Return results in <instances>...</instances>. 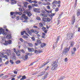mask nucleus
<instances>
[{
    "instance_id": "obj_1",
    "label": "nucleus",
    "mask_w": 80,
    "mask_h": 80,
    "mask_svg": "<svg viewBox=\"0 0 80 80\" xmlns=\"http://www.w3.org/2000/svg\"><path fill=\"white\" fill-rule=\"evenodd\" d=\"M51 65L52 67L51 68L52 70H56L57 67H58V65L57 64H56V61H54L52 63Z\"/></svg>"
},
{
    "instance_id": "obj_2",
    "label": "nucleus",
    "mask_w": 80,
    "mask_h": 80,
    "mask_svg": "<svg viewBox=\"0 0 80 80\" xmlns=\"http://www.w3.org/2000/svg\"><path fill=\"white\" fill-rule=\"evenodd\" d=\"M67 40H71L73 37V34L72 33H67Z\"/></svg>"
},
{
    "instance_id": "obj_3",
    "label": "nucleus",
    "mask_w": 80,
    "mask_h": 80,
    "mask_svg": "<svg viewBox=\"0 0 80 80\" xmlns=\"http://www.w3.org/2000/svg\"><path fill=\"white\" fill-rule=\"evenodd\" d=\"M3 44L4 45L6 46H7L8 45H11V44H12V40H5V42Z\"/></svg>"
},
{
    "instance_id": "obj_4",
    "label": "nucleus",
    "mask_w": 80,
    "mask_h": 80,
    "mask_svg": "<svg viewBox=\"0 0 80 80\" xmlns=\"http://www.w3.org/2000/svg\"><path fill=\"white\" fill-rule=\"evenodd\" d=\"M70 49V47H69L68 48H66L62 52L63 54H65V55H67V53L68 52L69 50Z\"/></svg>"
},
{
    "instance_id": "obj_5",
    "label": "nucleus",
    "mask_w": 80,
    "mask_h": 80,
    "mask_svg": "<svg viewBox=\"0 0 80 80\" xmlns=\"http://www.w3.org/2000/svg\"><path fill=\"white\" fill-rule=\"evenodd\" d=\"M2 33L3 35H6L7 34V32H5V30L3 28H0V35Z\"/></svg>"
},
{
    "instance_id": "obj_6",
    "label": "nucleus",
    "mask_w": 80,
    "mask_h": 80,
    "mask_svg": "<svg viewBox=\"0 0 80 80\" xmlns=\"http://www.w3.org/2000/svg\"><path fill=\"white\" fill-rule=\"evenodd\" d=\"M10 14L11 16H12L11 17L12 18H15L16 17V15L15 12H11Z\"/></svg>"
},
{
    "instance_id": "obj_7",
    "label": "nucleus",
    "mask_w": 80,
    "mask_h": 80,
    "mask_svg": "<svg viewBox=\"0 0 80 80\" xmlns=\"http://www.w3.org/2000/svg\"><path fill=\"white\" fill-rule=\"evenodd\" d=\"M5 36H6V38H8V39H11L12 38V34H10L8 35H7H7H4Z\"/></svg>"
},
{
    "instance_id": "obj_8",
    "label": "nucleus",
    "mask_w": 80,
    "mask_h": 80,
    "mask_svg": "<svg viewBox=\"0 0 80 80\" xmlns=\"http://www.w3.org/2000/svg\"><path fill=\"white\" fill-rule=\"evenodd\" d=\"M28 50L29 52H34V51H35V49H34V48H28Z\"/></svg>"
},
{
    "instance_id": "obj_9",
    "label": "nucleus",
    "mask_w": 80,
    "mask_h": 80,
    "mask_svg": "<svg viewBox=\"0 0 80 80\" xmlns=\"http://www.w3.org/2000/svg\"><path fill=\"white\" fill-rule=\"evenodd\" d=\"M33 10L34 12H36V13H40V12H38L39 10H40L39 9H38L37 8H33Z\"/></svg>"
},
{
    "instance_id": "obj_10",
    "label": "nucleus",
    "mask_w": 80,
    "mask_h": 80,
    "mask_svg": "<svg viewBox=\"0 0 80 80\" xmlns=\"http://www.w3.org/2000/svg\"><path fill=\"white\" fill-rule=\"evenodd\" d=\"M25 12L26 13V14H27L28 17H30L31 16H32V14L31 13V12L30 11H28V12Z\"/></svg>"
},
{
    "instance_id": "obj_11",
    "label": "nucleus",
    "mask_w": 80,
    "mask_h": 80,
    "mask_svg": "<svg viewBox=\"0 0 80 80\" xmlns=\"http://www.w3.org/2000/svg\"><path fill=\"white\" fill-rule=\"evenodd\" d=\"M72 21L71 22V24L73 25L74 23L75 22V16H73L72 18Z\"/></svg>"
},
{
    "instance_id": "obj_12",
    "label": "nucleus",
    "mask_w": 80,
    "mask_h": 80,
    "mask_svg": "<svg viewBox=\"0 0 80 80\" xmlns=\"http://www.w3.org/2000/svg\"><path fill=\"white\" fill-rule=\"evenodd\" d=\"M45 72H41L39 74H38V77H41L43 75H44L45 74Z\"/></svg>"
},
{
    "instance_id": "obj_13",
    "label": "nucleus",
    "mask_w": 80,
    "mask_h": 80,
    "mask_svg": "<svg viewBox=\"0 0 80 80\" xmlns=\"http://www.w3.org/2000/svg\"><path fill=\"white\" fill-rule=\"evenodd\" d=\"M77 16H78L80 15V9H78L77 10Z\"/></svg>"
},
{
    "instance_id": "obj_14",
    "label": "nucleus",
    "mask_w": 80,
    "mask_h": 80,
    "mask_svg": "<svg viewBox=\"0 0 80 80\" xmlns=\"http://www.w3.org/2000/svg\"><path fill=\"white\" fill-rule=\"evenodd\" d=\"M63 14V12H61L60 14H59L58 19H60L61 16Z\"/></svg>"
},
{
    "instance_id": "obj_15",
    "label": "nucleus",
    "mask_w": 80,
    "mask_h": 80,
    "mask_svg": "<svg viewBox=\"0 0 80 80\" xmlns=\"http://www.w3.org/2000/svg\"><path fill=\"white\" fill-rule=\"evenodd\" d=\"M57 43H58V42H57V41H56V42H54V44H53V48H54V47H56V46L57 45Z\"/></svg>"
},
{
    "instance_id": "obj_16",
    "label": "nucleus",
    "mask_w": 80,
    "mask_h": 80,
    "mask_svg": "<svg viewBox=\"0 0 80 80\" xmlns=\"http://www.w3.org/2000/svg\"><path fill=\"white\" fill-rule=\"evenodd\" d=\"M26 78H26V76L24 75L22 76V78L20 79V80H23L25 79H26Z\"/></svg>"
},
{
    "instance_id": "obj_17",
    "label": "nucleus",
    "mask_w": 80,
    "mask_h": 80,
    "mask_svg": "<svg viewBox=\"0 0 80 80\" xmlns=\"http://www.w3.org/2000/svg\"><path fill=\"white\" fill-rule=\"evenodd\" d=\"M45 45H46V44L45 43H42L41 45V48H43L44 47Z\"/></svg>"
},
{
    "instance_id": "obj_18",
    "label": "nucleus",
    "mask_w": 80,
    "mask_h": 80,
    "mask_svg": "<svg viewBox=\"0 0 80 80\" xmlns=\"http://www.w3.org/2000/svg\"><path fill=\"white\" fill-rule=\"evenodd\" d=\"M48 62H46L44 63L42 66V67L40 68H42V67H45L46 65H47Z\"/></svg>"
},
{
    "instance_id": "obj_19",
    "label": "nucleus",
    "mask_w": 80,
    "mask_h": 80,
    "mask_svg": "<svg viewBox=\"0 0 80 80\" xmlns=\"http://www.w3.org/2000/svg\"><path fill=\"white\" fill-rule=\"evenodd\" d=\"M74 43L73 42V41H72V42H71L70 44V47H73V45H74Z\"/></svg>"
},
{
    "instance_id": "obj_20",
    "label": "nucleus",
    "mask_w": 80,
    "mask_h": 80,
    "mask_svg": "<svg viewBox=\"0 0 80 80\" xmlns=\"http://www.w3.org/2000/svg\"><path fill=\"white\" fill-rule=\"evenodd\" d=\"M33 7H38V4H32Z\"/></svg>"
},
{
    "instance_id": "obj_21",
    "label": "nucleus",
    "mask_w": 80,
    "mask_h": 80,
    "mask_svg": "<svg viewBox=\"0 0 80 80\" xmlns=\"http://www.w3.org/2000/svg\"><path fill=\"white\" fill-rule=\"evenodd\" d=\"M11 2H11V4H12V5H13V4H14V3H16V1L14 0H11Z\"/></svg>"
},
{
    "instance_id": "obj_22",
    "label": "nucleus",
    "mask_w": 80,
    "mask_h": 80,
    "mask_svg": "<svg viewBox=\"0 0 80 80\" xmlns=\"http://www.w3.org/2000/svg\"><path fill=\"white\" fill-rule=\"evenodd\" d=\"M37 43H38V44L42 43V42H41V41L39 39H38L37 41Z\"/></svg>"
},
{
    "instance_id": "obj_23",
    "label": "nucleus",
    "mask_w": 80,
    "mask_h": 80,
    "mask_svg": "<svg viewBox=\"0 0 80 80\" xmlns=\"http://www.w3.org/2000/svg\"><path fill=\"white\" fill-rule=\"evenodd\" d=\"M47 76H48V73H46V74L45 76H44L43 77V80H45L46 78H47Z\"/></svg>"
},
{
    "instance_id": "obj_24",
    "label": "nucleus",
    "mask_w": 80,
    "mask_h": 80,
    "mask_svg": "<svg viewBox=\"0 0 80 80\" xmlns=\"http://www.w3.org/2000/svg\"><path fill=\"white\" fill-rule=\"evenodd\" d=\"M46 20H47L46 21V22H50L51 21V19H50L48 18H47L46 19Z\"/></svg>"
},
{
    "instance_id": "obj_25",
    "label": "nucleus",
    "mask_w": 80,
    "mask_h": 80,
    "mask_svg": "<svg viewBox=\"0 0 80 80\" xmlns=\"http://www.w3.org/2000/svg\"><path fill=\"white\" fill-rule=\"evenodd\" d=\"M54 15H55V13H52L51 15H49V16L50 17H51V18H52V17H53L54 16Z\"/></svg>"
},
{
    "instance_id": "obj_26",
    "label": "nucleus",
    "mask_w": 80,
    "mask_h": 80,
    "mask_svg": "<svg viewBox=\"0 0 80 80\" xmlns=\"http://www.w3.org/2000/svg\"><path fill=\"white\" fill-rule=\"evenodd\" d=\"M25 33V31H24L23 32H21V35H24V33Z\"/></svg>"
},
{
    "instance_id": "obj_27",
    "label": "nucleus",
    "mask_w": 80,
    "mask_h": 80,
    "mask_svg": "<svg viewBox=\"0 0 80 80\" xmlns=\"http://www.w3.org/2000/svg\"><path fill=\"white\" fill-rule=\"evenodd\" d=\"M28 45L29 47H33V44L31 43H28Z\"/></svg>"
},
{
    "instance_id": "obj_28",
    "label": "nucleus",
    "mask_w": 80,
    "mask_h": 80,
    "mask_svg": "<svg viewBox=\"0 0 80 80\" xmlns=\"http://www.w3.org/2000/svg\"><path fill=\"white\" fill-rule=\"evenodd\" d=\"M42 38H45V35H46V34H45V33L43 32L42 33Z\"/></svg>"
},
{
    "instance_id": "obj_29",
    "label": "nucleus",
    "mask_w": 80,
    "mask_h": 80,
    "mask_svg": "<svg viewBox=\"0 0 80 80\" xmlns=\"http://www.w3.org/2000/svg\"><path fill=\"white\" fill-rule=\"evenodd\" d=\"M75 52L73 51H71V54L72 56H73L74 55H75Z\"/></svg>"
},
{
    "instance_id": "obj_30",
    "label": "nucleus",
    "mask_w": 80,
    "mask_h": 80,
    "mask_svg": "<svg viewBox=\"0 0 80 80\" xmlns=\"http://www.w3.org/2000/svg\"><path fill=\"white\" fill-rule=\"evenodd\" d=\"M41 15H42L43 17H47V15L46 14H41Z\"/></svg>"
},
{
    "instance_id": "obj_31",
    "label": "nucleus",
    "mask_w": 80,
    "mask_h": 80,
    "mask_svg": "<svg viewBox=\"0 0 80 80\" xmlns=\"http://www.w3.org/2000/svg\"><path fill=\"white\" fill-rule=\"evenodd\" d=\"M22 9L23 10V11H24V13H26V12H28V11H28V10H25V9H24V8H22Z\"/></svg>"
},
{
    "instance_id": "obj_32",
    "label": "nucleus",
    "mask_w": 80,
    "mask_h": 80,
    "mask_svg": "<svg viewBox=\"0 0 80 80\" xmlns=\"http://www.w3.org/2000/svg\"><path fill=\"white\" fill-rule=\"evenodd\" d=\"M27 32L29 34V35H32V32L28 30Z\"/></svg>"
},
{
    "instance_id": "obj_33",
    "label": "nucleus",
    "mask_w": 80,
    "mask_h": 80,
    "mask_svg": "<svg viewBox=\"0 0 80 80\" xmlns=\"http://www.w3.org/2000/svg\"><path fill=\"white\" fill-rule=\"evenodd\" d=\"M37 3V1H31L30 3Z\"/></svg>"
},
{
    "instance_id": "obj_34",
    "label": "nucleus",
    "mask_w": 80,
    "mask_h": 80,
    "mask_svg": "<svg viewBox=\"0 0 80 80\" xmlns=\"http://www.w3.org/2000/svg\"><path fill=\"white\" fill-rule=\"evenodd\" d=\"M36 62H37L35 61V62H33L31 63L30 64V65H29V66H32V65H33V63H36Z\"/></svg>"
},
{
    "instance_id": "obj_35",
    "label": "nucleus",
    "mask_w": 80,
    "mask_h": 80,
    "mask_svg": "<svg viewBox=\"0 0 80 80\" xmlns=\"http://www.w3.org/2000/svg\"><path fill=\"white\" fill-rule=\"evenodd\" d=\"M35 53H39V51H37V50H35V51H34Z\"/></svg>"
},
{
    "instance_id": "obj_36",
    "label": "nucleus",
    "mask_w": 80,
    "mask_h": 80,
    "mask_svg": "<svg viewBox=\"0 0 80 80\" xmlns=\"http://www.w3.org/2000/svg\"><path fill=\"white\" fill-rule=\"evenodd\" d=\"M77 0H75V3L74 5V7H76V6H77Z\"/></svg>"
},
{
    "instance_id": "obj_37",
    "label": "nucleus",
    "mask_w": 80,
    "mask_h": 80,
    "mask_svg": "<svg viewBox=\"0 0 80 80\" xmlns=\"http://www.w3.org/2000/svg\"><path fill=\"white\" fill-rule=\"evenodd\" d=\"M22 37L23 38H28V37L26 35L23 36Z\"/></svg>"
},
{
    "instance_id": "obj_38",
    "label": "nucleus",
    "mask_w": 80,
    "mask_h": 80,
    "mask_svg": "<svg viewBox=\"0 0 80 80\" xmlns=\"http://www.w3.org/2000/svg\"><path fill=\"white\" fill-rule=\"evenodd\" d=\"M42 30L43 31H44V30H46V28L45 27H43L42 28Z\"/></svg>"
},
{
    "instance_id": "obj_39",
    "label": "nucleus",
    "mask_w": 80,
    "mask_h": 80,
    "mask_svg": "<svg viewBox=\"0 0 80 80\" xmlns=\"http://www.w3.org/2000/svg\"><path fill=\"white\" fill-rule=\"evenodd\" d=\"M16 64H18L19 63H20V61L19 60L17 61L16 62Z\"/></svg>"
},
{
    "instance_id": "obj_40",
    "label": "nucleus",
    "mask_w": 80,
    "mask_h": 80,
    "mask_svg": "<svg viewBox=\"0 0 80 80\" xmlns=\"http://www.w3.org/2000/svg\"><path fill=\"white\" fill-rule=\"evenodd\" d=\"M55 3L56 4H57V3H58L57 1H54L53 2H52V4H55Z\"/></svg>"
},
{
    "instance_id": "obj_41",
    "label": "nucleus",
    "mask_w": 80,
    "mask_h": 80,
    "mask_svg": "<svg viewBox=\"0 0 80 80\" xmlns=\"http://www.w3.org/2000/svg\"><path fill=\"white\" fill-rule=\"evenodd\" d=\"M24 58H25V59H28V55H26L24 56Z\"/></svg>"
},
{
    "instance_id": "obj_42",
    "label": "nucleus",
    "mask_w": 80,
    "mask_h": 80,
    "mask_svg": "<svg viewBox=\"0 0 80 80\" xmlns=\"http://www.w3.org/2000/svg\"><path fill=\"white\" fill-rule=\"evenodd\" d=\"M26 16V14H23L22 16V18H24Z\"/></svg>"
},
{
    "instance_id": "obj_43",
    "label": "nucleus",
    "mask_w": 80,
    "mask_h": 80,
    "mask_svg": "<svg viewBox=\"0 0 80 80\" xmlns=\"http://www.w3.org/2000/svg\"><path fill=\"white\" fill-rule=\"evenodd\" d=\"M19 12H23V10L22 8H19Z\"/></svg>"
},
{
    "instance_id": "obj_44",
    "label": "nucleus",
    "mask_w": 80,
    "mask_h": 80,
    "mask_svg": "<svg viewBox=\"0 0 80 80\" xmlns=\"http://www.w3.org/2000/svg\"><path fill=\"white\" fill-rule=\"evenodd\" d=\"M12 59L13 60H16V57H15V55H14L13 56Z\"/></svg>"
},
{
    "instance_id": "obj_45",
    "label": "nucleus",
    "mask_w": 80,
    "mask_h": 80,
    "mask_svg": "<svg viewBox=\"0 0 80 80\" xmlns=\"http://www.w3.org/2000/svg\"><path fill=\"white\" fill-rule=\"evenodd\" d=\"M65 78V77H61L59 79V80H63Z\"/></svg>"
},
{
    "instance_id": "obj_46",
    "label": "nucleus",
    "mask_w": 80,
    "mask_h": 80,
    "mask_svg": "<svg viewBox=\"0 0 80 80\" xmlns=\"http://www.w3.org/2000/svg\"><path fill=\"white\" fill-rule=\"evenodd\" d=\"M43 24L42 23H39V26H40V27H43Z\"/></svg>"
},
{
    "instance_id": "obj_47",
    "label": "nucleus",
    "mask_w": 80,
    "mask_h": 80,
    "mask_svg": "<svg viewBox=\"0 0 80 80\" xmlns=\"http://www.w3.org/2000/svg\"><path fill=\"white\" fill-rule=\"evenodd\" d=\"M45 20H47V18H42L43 21H44V22H46V21Z\"/></svg>"
},
{
    "instance_id": "obj_48",
    "label": "nucleus",
    "mask_w": 80,
    "mask_h": 80,
    "mask_svg": "<svg viewBox=\"0 0 80 80\" xmlns=\"http://www.w3.org/2000/svg\"><path fill=\"white\" fill-rule=\"evenodd\" d=\"M6 32H8L9 33H10V31L8 30L7 29H6Z\"/></svg>"
},
{
    "instance_id": "obj_49",
    "label": "nucleus",
    "mask_w": 80,
    "mask_h": 80,
    "mask_svg": "<svg viewBox=\"0 0 80 80\" xmlns=\"http://www.w3.org/2000/svg\"><path fill=\"white\" fill-rule=\"evenodd\" d=\"M10 63L12 64H13V63H14V62H13L12 60H10Z\"/></svg>"
},
{
    "instance_id": "obj_50",
    "label": "nucleus",
    "mask_w": 80,
    "mask_h": 80,
    "mask_svg": "<svg viewBox=\"0 0 80 80\" xmlns=\"http://www.w3.org/2000/svg\"><path fill=\"white\" fill-rule=\"evenodd\" d=\"M24 20H28V17H27L25 16V17L23 18Z\"/></svg>"
},
{
    "instance_id": "obj_51",
    "label": "nucleus",
    "mask_w": 80,
    "mask_h": 80,
    "mask_svg": "<svg viewBox=\"0 0 80 80\" xmlns=\"http://www.w3.org/2000/svg\"><path fill=\"white\" fill-rule=\"evenodd\" d=\"M31 39H32V41H35V37H32L31 38Z\"/></svg>"
},
{
    "instance_id": "obj_52",
    "label": "nucleus",
    "mask_w": 80,
    "mask_h": 80,
    "mask_svg": "<svg viewBox=\"0 0 80 80\" xmlns=\"http://www.w3.org/2000/svg\"><path fill=\"white\" fill-rule=\"evenodd\" d=\"M73 49V52H76V48L74 47L72 49Z\"/></svg>"
},
{
    "instance_id": "obj_53",
    "label": "nucleus",
    "mask_w": 80,
    "mask_h": 80,
    "mask_svg": "<svg viewBox=\"0 0 80 80\" xmlns=\"http://www.w3.org/2000/svg\"><path fill=\"white\" fill-rule=\"evenodd\" d=\"M36 19H37L38 20H41V19L40 18L38 17H37L36 18Z\"/></svg>"
},
{
    "instance_id": "obj_54",
    "label": "nucleus",
    "mask_w": 80,
    "mask_h": 80,
    "mask_svg": "<svg viewBox=\"0 0 80 80\" xmlns=\"http://www.w3.org/2000/svg\"><path fill=\"white\" fill-rule=\"evenodd\" d=\"M22 22H23V23H28V21H27V20H25L23 21Z\"/></svg>"
},
{
    "instance_id": "obj_55",
    "label": "nucleus",
    "mask_w": 80,
    "mask_h": 80,
    "mask_svg": "<svg viewBox=\"0 0 80 80\" xmlns=\"http://www.w3.org/2000/svg\"><path fill=\"white\" fill-rule=\"evenodd\" d=\"M34 33H36V34H38V31H34Z\"/></svg>"
},
{
    "instance_id": "obj_56",
    "label": "nucleus",
    "mask_w": 80,
    "mask_h": 80,
    "mask_svg": "<svg viewBox=\"0 0 80 80\" xmlns=\"http://www.w3.org/2000/svg\"><path fill=\"white\" fill-rule=\"evenodd\" d=\"M19 40H20V41H21V42H23V39L22 38H20L19 39Z\"/></svg>"
},
{
    "instance_id": "obj_57",
    "label": "nucleus",
    "mask_w": 80,
    "mask_h": 80,
    "mask_svg": "<svg viewBox=\"0 0 80 80\" xmlns=\"http://www.w3.org/2000/svg\"><path fill=\"white\" fill-rule=\"evenodd\" d=\"M30 30L31 32V33H34L35 30H33V29H31Z\"/></svg>"
},
{
    "instance_id": "obj_58",
    "label": "nucleus",
    "mask_w": 80,
    "mask_h": 80,
    "mask_svg": "<svg viewBox=\"0 0 80 80\" xmlns=\"http://www.w3.org/2000/svg\"><path fill=\"white\" fill-rule=\"evenodd\" d=\"M16 53L17 55V56H20V54H19L18 53V52H16Z\"/></svg>"
},
{
    "instance_id": "obj_59",
    "label": "nucleus",
    "mask_w": 80,
    "mask_h": 80,
    "mask_svg": "<svg viewBox=\"0 0 80 80\" xmlns=\"http://www.w3.org/2000/svg\"><path fill=\"white\" fill-rule=\"evenodd\" d=\"M21 52H22V53H25V51H24L23 50H21Z\"/></svg>"
},
{
    "instance_id": "obj_60",
    "label": "nucleus",
    "mask_w": 80,
    "mask_h": 80,
    "mask_svg": "<svg viewBox=\"0 0 80 80\" xmlns=\"http://www.w3.org/2000/svg\"><path fill=\"white\" fill-rule=\"evenodd\" d=\"M28 8L29 9H30V8H32V6L30 5H29L28 6Z\"/></svg>"
},
{
    "instance_id": "obj_61",
    "label": "nucleus",
    "mask_w": 80,
    "mask_h": 80,
    "mask_svg": "<svg viewBox=\"0 0 80 80\" xmlns=\"http://www.w3.org/2000/svg\"><path fill=\"white\" fill-rule=\"evenodd\" d=\"M4 58H6V59H8V57L7 56V55H5L4 57Z\"/></svg>"
},
{
    "instance_id": "obj_62",
    "label": "nucleus",
    "mask_w": 80,
    "mask_h": 80,
    "mask_svg": "<svg viewBox=\"0 0 80 80\" xmlns=\"http://www.w3.org/2000/svg\"><path fill=\"white\" fill-rule=\"evenodd\" d=\"M22 14V12H18V15H21Z\"/></svg>"
},
{
    "instance_id": "obj_63",
    "label": "nucleus",
    "mask_w": 80,
    "mask_h": 80,
    "mask_svg": "<svg viewBox=\"0 0 80 80\" xmlns=\"http://www.w3.org/2000/svg\"><path fill=\"white\" fill-rule=\"evenodd\" d=\"M65 60V62H67V61H68V59H67V58H66L64 60Z\"/></svg>"
},
{
    "instance_id": "obj_64",
    "label": "nucleus",
    "mask_w": 80,
    "mask_h": 80,
    "mask_svg": "<svg viewBox=\"0 0 80 80\" xmlns=\"http://www.w3.org/2000/svg\"><path fill=\"white\" fill-rule=\"evenodd\" d=\"M59 37H58L57 41H56V42H58V41H59Z\"/></svg>"
}]
</instances>
